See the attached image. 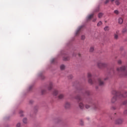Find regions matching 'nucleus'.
Listing matches in <instances>:
<instances>
[{"label":"nucleus","mask_w":127,"mask_h":127,"mask_svg":"<svg viewBox=\"0 0 127 127\" xmlns=\"http://www.w3.org/2000/svg\"><path fill=\"white\" fill-rule=\"evenodd\" d=\"M118 75L121 77H125L127 76V65L126 66H122L117 68Z\"/></svg>","instance_id":"nucleus-1"},{"label":"nucleus","mask_w":127,"mask_h":127,"mask_svg":"<svg viewBox=\"0 0 127 127\" xmlns=\"http://www.w3.org/2000/svg\"><path fill=\"white\" fill-rule=\"evenodd\" d=\"M113 95H114V97L111 99L112 103H116L117 102V100L118 99V96L119 93H118V91L116 90H113L112 91Z\"/></svg>","instance_id":"nucleus-2"},{"label":"nucleus","mask_w":127,"mask_h":127,"mask_svg":"<svg viewBox=\"0 0 127 127\" xmlns=\"http://www.w3.org/2000/svg\"><path fill=\"white\" fill-rule=\"evenodd\" d=\"M97 66L100 69H103L104 68H106V67H108V64L99 62L97 64Z\"/></svg>","instance_id":"nucleus-3"},{"label":"nucleus","mask_w":127,"mask_h":127,"mask_svg":"<svg viewBox=\"0 0 127 127\" xmlns=\"http://www.w3.org/2000/svg\"><path fill=\"white\" fill-rule=\"evenodd\" d=\"M87 77L88 78V83L91 84V85H93V84H94V82H93V80L92 79H91V77H92V74H91L90 72H88L87 74Z\"/></svg>","instance_id":"nucleus-4"},{"label":"nucleus","mask_w":127,"mask_h":127,"mask_svg":"<svg viewBox=\"0 0 127 127\" xmlns=\"http://www.w3.org/2000/svg\"><path fill=\"white\" fill-rule=\"evenodd\" d=\"M98 81L99 86H104V85H105V82L103 81V79H102V78H98Z\"/></svg>","instance_id":"nucleus-5"},{"label":"nucleus","mask_w":127,"mask_h":127,"mask_svg":"<svg viewBox=\"0 0 127 127\" xmlns=\"http://www.w3.org/2000/svg\"><path fill=\"white\" fill-rule=\"evenodd\" d=\"M115 122L116 125H121L123 124V120L121 119H116Z\"/></svg>","instance_id":"nucleus-6"},{"label":"nucleus","mask_w":127,"mask_h":127,"mask_svg":"<svg viewBox=\"0 0 127 127\" xmlns=\"http://www.w3.org/2000/svg\"><path fill=\"white\" fill-rule=\"evenodd\" d=\"M64 108L66 109H70L71 108V104L69 102H66L64 105Z\"/></svg>","instance_id":"nucleus-7"},{"label":"nucleus","mask_w":127,"mask_h":127,"mask_svg":"<svg viewBox=\"0 0 127 127\" xmlns=\"http://www.w3.org/2000/svg\"><path fill=\"white\" fill-rule=\"evenodd\" d=\"M82 28H83V26H81L80 27H79L78 29H77V30L76 31V33H75V35H78L79 34V32H80V31L81 30V29H82Z\"/></svg>","instance_id":"nucleus-8"},{"label":"nucleus","mask_w":127,"mask_h":127,"mask_svg":"<svg viewBox=\"0 0 127 127\" xmlns=\"http://www.w3.org/2000/svg\"><path fill=\"white\" fill-rule=\"evenodd\" d=\"M64 98V94H61L58 96V98L60 99V100H62V99H63Z\"/></svg>","instance_id":"nucleus-9"},{"label":"nucleus","mask_w":127,"mask_h":127,"mask_svg":"<svg viewBox=\"0 0 127 127\" xmlns=\"http://www.w3.org/2000/svg\"><path fill=\"white\" fill-rule=\"evenodd\" d=\"M53 85L52 84V83H50L48 87V90H50L51 89H52Z\"/></svg>","instance_id":"nucleus-10"},{"label":"nucleus","mask_w":127,"mask_h":127,"mask_svg":"<svg viewBox=\"0 0 127 127\" xmlns=\"http://www.w3.org/2000/svg\"><path fill=\"white\" fill-rule=\"evenodd\" d=\"M76 100H77V101H82V98H81V97L79 95H77L76 97H75Z\"/></svg>","instance_id":"nucleus-11"},{"label":"nucleus","mask_w":127,"mask_h":127,"mask_svg":"<svg viewBox=\"0 0 127 127\" xmlns=\"http://www.w3.org/2000/svg\"><path fill=\"white\" fill-rule=\"evenodd\" d=\"M124 22V20L122 18H119V24H122Z\"/></svg>","instance_id":"nucleus-12"},{"label":"nucleus","mask_w":127,"mask_h":127,"mask_svg":"<svg viewBox=\"0 0 127 127\" xmlns=\"http://www.w3.org/2000/svg\"><path fill=\"white\" fill-rule=\"evenodd\" d=\"M121 96L123 98H127V92H125L124 94H122Z\"/></svg>","instance_id":"nucleus-13"},{"label":"nucleus","mask_w":127,"mask_h":127,"mask_svg":"<svg viewBox=\"0 0 127 127\" xmlns=\"http://www.w3.org/2000/svg\"><path fill=\"white\" fill-rule=\"evenodd\" d=\"M79 106L80 109H83L84 108V104L82 103H79Z\"/></svg>","instance_id":"nucleus-14"},{"label":"nucleus","mask_w":127,"mask_h":127,"mask_svg":"<svg viewBox=\"0 0 127 127\" xmlns=\"http://www.w3.org/2000/svg\"><path fill=\"white\" fill-rule=\"evenodd\" d=\"M63 60L64 61H68V60H69V58L68 57V56H65L64 57Z\"/></svg>","instance_id":"nucleus-15"},{"label":"nucleus","mask_w":127,"mask_h":127,"mask_svg":"<svg viewBox=\"0 0 127 127\" xmlns=\"http://www.w3.org/2000/svg\"><path fill=\"white\" fill-rule=\"evenodd\" d=\"M58 94V91L56 90H55L53 92L54 96H57Z\"/></svg>","instance_id":"nucleus-16"},{"label":"nucleus","mask_w":127,"mask_h":127,"mask_svg":"<svg viewBox=\"0 0 127 127\" xmlns=\"http://www.w3.org/2000/svg\"><path fill=\"white\" fill-rule=\"evenodd\" d=\"M93 16H94V14H91L87 17V18L88 19H91V18H92Z\"/></svg>","instance_id":"nucleus-17"},{"label":"nucleus","mask_w":127,"mask_h":127,"mask_svg":"<svg viewBox=\"0 0 127 127\" xmlns=\"http://www.w3.org/2000/svg\"><path fill=\"white\" fill-rule=\"evenodd\" d=\"M23 123L24 124H27V119L26 118H24L23 119Z\"/></svg>","instance_id":"nucleus-18"},{"label":"nucleus","mask_w":127,"mask_h":127,"mask_svg":"<svg viewBox=\"0 0 127 127\" xmlns=\"http://www.w3.org/2000/svg\"><path fill=\"white\" fill-rule=\"evenodd\" d=\"M65 69V65L64 64H62L61 65V69L64 70Z\"/></svg>","instance_id":"nucleus-19"},{"label":"nucleus","mask_w":127,"mask_h":127,"mask_svg":"<svg viewBox=\"0 0 127 127\" xmlns=\"http://www.w3.org/2000/svg\"><path fill=\"white\" fill-rule=\"evenodd\" d=\"M102 24H103V23L102 22V21H100L97 23V26H101Z\"/></svg>","instance_id":"nucleus-20"},{"label":"nucleus","mask_w":127,"mask_h":127,"mask_svg":"<svg viewBox=\"0 0 127 127\" xmlns=\"http://www.w3.org/2000/svg\"><path fill=\"white\" fill-rule=\"evenodd\" d=\"M103 13H99L98 14L99 18H101L102 17V16H103Z\"/></svg>","instance_id":"nucleus-21"},{"label":"nucleus","mask_w":127,"mask_h":127,"mask_svg":"<svg viewBox=\"0 0 127 127\" xmlns=\"http://www.w3.org/2000/svg\"><path fill=\"white\" fill-rule=\"evenodd\" d=\"M115 3L116 4H117V5H120V1L119 0H116V1H115Z\"/></svg>","instance_id":"nucleus-22"},{"label":"nucleus","mask_w":127,"mask_h":127,"mask_svg":"<svg viewBox=\"0 0 127 127\" xmlns=\"http://www.w3.org/2000/svg\"><path fill=\"white\" fill-rule=\"evenodd\" d=\"M110 29V28H109L108 26H106L104 28V30L105 31H108V30H109Z\"/></svg>","instance_id":"nucleus-23"},{"label":"nucleus","mask_w":127,"mask_h":127,"mask_svg":"<svg viewBox=\"0 0 127 127\" xmlns=\"http://www.w3.org/2000/svg\"><path fill=\"white\" fill-rule=\"evenodd\" d=\"M94 47H91L90 49V52H93V51H94Z\"/></svg>","instance_id":"nucleus-24"},{"label":"nucleus","mask_w":127,"mask_h":127,"mask_svg":"<svg viewBox=\"0 0 127 127\" xmlns=\"http://www.w3.org/2000/svg\"><path fill=\"white\" fill-rule=\"evenodd\" d=\"M19 114L20 115V117H23V111H20Z\"/></svg>","instance_id":"nucleus-25"},{"label":"nucleus","mask_w":127,"mask_h":127,"mask_svg":"<svg viewBox=\"0 0 127 127\" xmlns=\"http://www.w3.org/2000/svg\"><path fill=\"white\" fill-rule=\"evenodd\" d=\"M45 93H46V89H43L42 90V94H45Z\"/></svg>","instance_id":"nucleus-26"},{"label":"nucleus","mask_w":127,"mask_h":127,"mask_svg":"<svg viewBox=\"0 0 127 127\" xmlns=\"http://www.w3.org/2000/svg\"><path fill=\"white\" fill-rule=\"evenodd\" d=\"M123 105H127V100L124 101L123 102Z\"/></svg>","instance_id":"nucleus-27"},{"label":"nucleus","mask_w":127,"mask_h":127,"mask_svg":"<svg viewBox=\"0 0 127 127\" xmlns=\"http://www.w3.org/2000/svg\"><path fill=\"white\" fill-rule=\"evenodd\" d=\"M118 63L119 65H121V64H122V60H118Z\"/></svg>","instance_id":"nucleus-28"},{"label":"nucleus","mask_w":127,"mask_h":127,"mask_svg":"<svg viewBox=\"0 0 127 127\" xmlns=\"http://www.w3.org/2000/svg\"><path fill=\"white\" fill-rule=\"evenodd\" d=\"M114 13H115L116 14H118L119 13V11L118 10H115L114 11Z\"/></svg>","instance_id":"nucleus-29"},{"label":"nucleus","mask_w":127,"mask_h":127,"mask_svg":"<svg viewBox=\"0 0 127 127\" xmlns=\"http://www.w3.org/2000/svg\"><path fill=\"white\" fill-rule=\"evenodd\" d=\"M85 108H86V109H89V108H90V105H86L85 106Z\"/></svg>","instance_id":"nucleus-30"},{"label":"nucleus","mask_w":127,"mask_h":127,"mask_svg":"<svg viewBox=\"0 0 127 127\" xmlns=\"http://www.w3.org/2000/svg\"><path fill=\"white\" fill-rule=\"evenodd\" d=\"M92 107H93V108H94V109H96V108H97V105H96V104H93Z\"/></svg>","instance_id":"nucleus-31"},{"label":"nucleus","mask_w":127,"mask_h":127,"mask_svg":"<svg viewBox=\"0 0 127 127\" xmlns=\"http://www.w3.org/2000/svg\"><path fill=\"white\" fill-rule=\"evenodd\" d=\"M124 115H127V109L124 110Z\"/></svg>","instance_id":"nucleus-32"},{"label":"nucleus","mask_w":127,"mask_h":127,"mask_svg":"<svg viewBox=\"0 0 127 127\" xmlns=\"http://www.w3.org/2000/svg\"><path fill=\"white\" fill-rule=\"evenodd\" d=\"M118 35L115 34L114 36L115 39H118Z\"/></svg>","instance_id":"nucleus-33"},{"label":"nucleus","mask_w":127,"mask_h":127,"mask_svg":"<svg viewBox=\"0 0 127 127\" xmlns=\"http://www.w3.org/2000/svg\"><path fill=\"white\" fill-rule=\"evenodd\" d=\"M86 95H90V91H86L85 92Z\"/></svg>","instance_id":"nucleus-34"},{"label":"nucleus","mask_w":127,"mask_h":127,"mask_svg":"<svg viewBox=\"0 0 127 127\" xmlns=\"http://www.w3.org/2000/svg\"><path fill=\"white\" fill-rule=\"evenodd\" d=\"M80 125H81V126H84V122H83L82 121H80Z\"/></svg>","instance_id":"nucleus-35"},{"label":"nucleus","mask_w":127,"mask_h":127,"mask_svg":"<svg viewBox=\"0 0 127 127\" xmlns=\"http://www.w3.org/2000/svg\"><path fill=\"white\" fill-rule=\"evenodd\" d=\"M85 36H84V35L81 36V39L82 40H84V39H85Z\"/></svg>","instance_id":"nucleus-36"},{"label":"nucleus","mask_w":127,"mask_h":127,"mask_svg":"<svg viewBox=\"0 0 127 127\" xmlns=\"http://www.w3.org/2000/svg\"><path fill=\"white\" fill-rule=\"evenodd\" d=\"M126 31H127V29H124L123 30V33H125L126 32Z\"/></svg>","instance_id":"nucleus-37"},{"label":"nucleus","mask_w":127,"mask_h":127,"mask_svg":"<svg viewBox=\"0 0 127 127\" xmlns=\"http://www.w3.org/2000/svg\"><path fill=\"white\" fill-rule=\"evenodd\" d=\"M16 127H20V123H18L16 125Z\"/></svg>","instance_id":"nucleus-38"},{"label":"nucleus","mask_w":127,"mask_h":127,"mask_svg":"<svg viewBox=\"0 0 127 127\" xmlns=\"http://www.w3.org/2000/svg\"><path fill=\"white\" fill-rule=\"evenodd\" d=\"M109 1H110V0H106L105 2V4H107V3H108V2H109Z\"/></svg>","instance_id":"nucleus-39"},{"label":"nucleus","mask_w":127,"mask_h":127,"mask_svg":"<svg viewBox=\"0 0 127 127\" xmlns=\"http://www.w3.org/2000/svg\"><path fill=\"white\" fill-rule=\"evenodd\" d=\"M111 110H116V107L113 106V107L111 108Z\"/></svg>","instance_id":"nucleus-40"},{"label":"nucleus","mask_w":127,"mask_h":127,"mask_svg":"<svg viewBox=\"0 0 127 127\" xmlns=\"http://www.w3.org/2000/svg\"><path fill=\"white\" fill-rule=\"evenodd\" d=\"M96 20H97V19H96V18L94 19L93 20V22H95Z\"/></svg>","instance_id":"nucleus-41"},{"label":"nucleus","mask_w":127,"mask_h":127,"mask_svg":"<svg viewBox=\"0 0 127 127\" xmlns=\"http://www.w3.org/2000/svg\"><path fill=\"white\" fill-rule=\"evenodd\" d=\"M55 61V59H53L52 60V63H53V62Z\"/></svg>","instance_id":"nucleus-42"},{"label":"nucleus","mask_w":127,"mask_h":127,"mask_svg":"<svg viewBox=\"0 0 127 127\" xmlns=\"http://www.w3.org/2000/svg\"><path fill=\"white\" fill-rule=\"evenodd\" d=\"M30 103L31 104H32V103H33V101H30Z\"/></svg>","instance_id":"nucleus-43"},{"label":"nucleus","mask_w":127,"mask_h":127,"mask_svg":"<svg viewBox=\"0 0 127 127\" xmlns=\"http://www.w3.org/2000/svg\"><path fill=\"white\" fill-rule=\"evenodd\" d=\"M112 2L114 1L115 0H111Z\"/></svg>","instance_id":"nucleus-44"},{"label":"nucleus","mask_w":127,"mask_h":127,"mask_svg":"<svg viewBox=\"0 0 127 127\" xmlns=\"http://www.w3.org/2000/svg\"><path fill=\"white\" fill-rule=\"evenodd\" d=\"M80 54H78V56H80Z\"/></svg>","instance_id":"nucleus-45"},{"label":"nucleus","mask_w":127,"mask_h":127,"mask_svg":"<svg viewBox=\"0 0 127 127\" xmlns=\"http://www.w3.org/2000/svg\"><path fill=\"white\" fill-rule=\"evenodd\" d=\"M107 79H108V78H105V79H104V80H107Z\"/></svg>","instance_id":"nucleus-46"},{"label":"nucleus","mask_w":127,"mask_h":127,"mask_svg":"<svg viewBox=\"0 0 127 127\" xmlns=\"http://www.w3.org/2000/svg\"><path fill=\"white\" fill-rule=\"evenodd\" d=\"M70 78H72V76H71Z\"/></svg>","instance_id":"nucleus-47"},{"label":"nucleus","mask_w":127,"mask_h":127,"mask_svg":"<svg viewBox=\"0 0 127 127\" xmlns=\"http://www.w3.org/2000/svg\"><path fill=\"white\" fill-rule=\"evenodd\" d=\"M87 120H89V118H87Z\"/></svg>","instance_id":"nucleus-48"}]
</instances>
